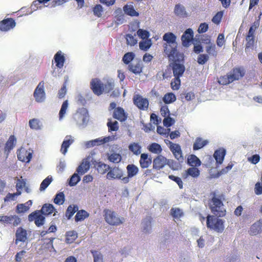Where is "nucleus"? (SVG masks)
Masks as SVG:
<instances>
[{"instance_id": "obj_44", "label": "nucleus", "mask_w": 262, "mask_h": 262, "mask_svg": "<svg viewBox=\"0 0 262 262\" xmlns=\"http://www.w3.org/2000/svg\"><path fill=\"white\" fill-rule=\"evenodd\" d=\"M68 107V101L65 100L62 104L59 113V119L61 120L64 117Z\"/></svg>"}, {"instance_id": "obj_60", "label": "nucleus", "mask_w": 262, "mask_h": 262, "mask_svg": "<svg viewBox=\"0 0 262 262\" xmlns=\"http://www.w3.org/2000/svg\"><path fill=\"white\" fill-rule=\"evenodd\" d=\"M168 178L169 179L176 182L180 189L183 188V182L180 178H179L178 177H176L173 175H169L168 176Z\"/></svg>"}, {"instance_id": "obj_7", "label": "nucleus", "mask_w": 262, "mask_h": 262, "mask_svg": "<svg viewBox=\"0 0 262 262\" xmlns=\"http://www.w3.org/2000/svg\"><path fill=\"white\" fill-rule=\"evenodd\" d=\"M29 222H34L37 227L42 226L45 222V217L39 210H36L28 215Z\"/></svg>"}, {"instance_id": "obj_12", "label": "nucleus", "mask_w": 262, "mask_h": 262, "mask_svg": "<svg viewBox=\"0 0 262 262\" xmlns=\"http://www.w3.org/2000/svg\"><path fill=\"white\" fill-rule=\"evenodd\" d=\"M15 26L16 23L13 18H5L0 21V30L3 32H7L13 29Z\"/></svg>"}, {"instance_id": "obj_45", "label": "nucleus", "mask_w": 262, "mask_h": 262, "mask_svg": "<svg viewBox=\"0 0 262 262\" xmlns=\"http://www.w3.org/2000/svg\"><path fill=\"white\" fill-rule=\"evenodd\" d=\"M151 217H147L143 221L142 223L143 226L144 232H147L151 229Z\"/></svg>"}, {"instance_id": "obj_47", "label": "nucleus", "mask_w": 262, "mask_h": 262, "mask_svg": "<svg viewBox=\"0 0 262 262\" xmlns=\"http://www.w3.org/2000/svg\"><path fill=\"white\" fill-rule=\"evenodd\" d=\"M29 125L30 128L33 129L38 130L41 128L40 121L37 119L30 120Z\"/></svg>"}, {"instance_id": "obj_17", "label": "nucleus", "mask_w": 262, "mask_h": 262, "mask_svg": "<svg viewBox=\"0 0 262 262\" xmlns=\"http://www.w3.org/2000/svg\"><path fill=\"white\" fill-rule=\"evenodd\" d=\"M27 232L26 230L22 227L17 229L15 233V244L17 245L19 242H25L27 240Z\"/></svg>"}, {"instance_id": "obj_21", "label": "nucleus", "mask_w": 262, "mask_h": 262, "mask_svg": "<svg viewBox=\"0 0 262 262\" xmlns=\"http://www.w3.org/2000/svg\"><path fill=\"white\" fill-rule=\"evenodd\" d=\"M152 163L151 157H149L147 154H141L139 160L140 166L141 168L145 169L148 168Z\"/></svg>"}, {"instance_id": "obj_63", "label": "nucleus", "mask_w": 262, "mask_h": 262, "mask_svg": "<svg viewBox=\"0 0 262 262\" xmlns=\"http://www.w3.org/2000/svg\"><path fill=\"white\" fill-rule=\"evenodd\" d=\"M39 0L34 1L31 5V9L32 11H36L38 9H41L43 6Z\"/></svg>"}, {"instance_id": "obj_32", "label": "nucleus", "mask_w": 262, "mask_h": 262, "mask_svg": "<svg viewBox=\"0 0 262 262\" xmlns=\"http://www.w3.org/2000/svg\"><path fill=\"white\" fill-rule=\"evenodd\" d=\"M206 51L209 56H212L216 58L217 55V51L216 50V46L214 43H209V45L206 47Z\"/></svg>"}, {"instance_id": "obj_22", "label": "nucleus", "mask_w": 262, "mask_h": 262, "mask_svg": "<svg viewBox=\"0 0 262 262\" xmlns=\"http://www.w3.org/2000/svg\"><path fill=\"white\" fill-rule=\"evenodd\" d=\"M4 223L11 224L14 227L17 226L20 223V219L17 215L4 216Z\"/></svg>"}, {"instance_id": "obj_16", "label": "nucleus", "mask_w": 262, "mask_h": 262, "mask_svg": "<svg viewBox=\"0 0 262 262\" xmlns=\"http://www.w3.org/2000/svg\"><path fill=\"white\" fill-rule=\"evenodd\" d=\"M113 117L120 122H124L127 118V114L122 107L119 106L114 110Z\"/></svg>"}, {"instance_id": "obj_20", "label": "nucleus", "mask_w": 262, "mask_h": 262, "mask_svg": "<svg viewBox=\"0 0 262 262\" xmlns=\"http://www.w3.org/2000/svg\"><path fill=\"white\" fill-rule=\"evenodd\" d=\"M200 174V171L197 167H190L188 168L183 173L182 177L184 179H186L189 177L193 179L197 178Z\"/></svg>"}, {"instance_id": "obj_54", "label": "nucleus", "mask_w": 262, "mask_h": 262, "mask_svg": "<svg viewBox=\"0 0 262 262\" xmlns=\"http://www.w3.org/2000/svg\"><path fill=\"white\" fill-rule=\"evenodd\" d=\"M124 11L126 14L130 16H138V13L135 10L133 6L126 5L124 7Z\"/></svg>"}, {"instance_id": "obj_37", "label": "nucleus", "mask_w": 262, "mask_h": 262, "mask_svg": "<svg viewBox=\"0 0 262 262\" xmlns=\"http://www.w3.org/2000/svg\"><path fill=\"white\" fill-rule=\"evenodd\" d=\"M129 150L136 155L141 153V146L137 143H130L128 146Z\"/></svg>"}, {"instance_id": "obj_56", "label": "nucleus", "mask_w": 262, "mask_h": 262, "mask_svg": "<svg viewBox=\"0 0 262 262\" xmlns=\"http://www.w3.org/2000/svg\"><path fill=\"white\" fill-rule=\"evenodd\" d=\"M97 169L99 172L103 174L110 169V167L105 164L99 163L97 164Z\"/></svg>"}, {"instance_id": "obj_23", "label": "nucleus", "mask_w": 262, "mask_h": 262, "mask_svg": "<svg viewBox=\"0 0 262 262\" xmlns=\"http://www.w3.org/2000/svg\"><path fill=\"white\" fill-rule=\"evenodd\" d=\"M73 142L74 139H72V136H67L61 144L60 151L65 155L67 152L68 148Z\"/></svg>"}, {"instance_id": "obj_18", "label": "nucleus", "mask_w": 262, "mask_h": 262, "mask_svg": "<svg viewBox=\"0 0 262 262\" xmlns=\"http://www.w3.org/2000/svg\"><path fill=\"white\" fill-rule=\"evenodd\" d=\"M167 159L162 155H159L153 160V168L156 170L162 169L166 165Z\"/></svg>"}, {"instance_id": "obj_4", "label": "nucleus", "mask_w": 262, "mask_h": 262, "mask_svg": "<svg viewBox=\"0 0 262 262\" xmlns=\"http://www.w3.org/2000/svg\"><path fill=\"white\" fill-rule=\"evenodd\" d=\"M168 59L172 61L170 64V66L172 68L173 76L180 77L182 76L185 71V67L184 65V57L183 54H177L174 55L173 57Z\"/></svg>"}, {"instance_id": "obj_19", "label": "nucleus", "mask_w": 262, "mask_h": 262, "mask_svg": "<svg viewBox=\"0 0 262 262\" xmlns=\"http://www.w3.org/2000/svg\"><path fill=\"white\" fill-rule=\"evenodd\" d=\"M193 32L191 29H187L182 36L181 40L184 47H188L193 39Z\"/></svg>"}, {"instance_id": "obj_2", "label": "nucleus", "mask_w": 262, "mask_h": 262, "mask_svg": "<svg viewBox=\"0 0 262 262\" xmlns=\"http://www.w3.org/2000/svg\"><path fill=\"white\" fill-rule=\"evenodd\" d=\"M212 198L210 200L209 208L211 212L217 217H223L226 214V210L224 207L223 200H224V195H217L215 192L211 193Z\"/></svg>"}, {"instance_id": "obj_57", "label": "nucleus", "mask_w": 262, "mask_h": 262, "mask_svg": "<svg viewBox=\"0 0 262 262\" xmlns=\"http://www.w3.org/2000/svg\"><path fill=\"white\" fill-rule=\"evenodd\" d=\"M137 34L138 36L143 40L148 39V38L149 36V33L148 31L141 29H139L137 31Z\"/></svg>"}, {"instance_id": "obj_15", "label": "nucleus", "mask_w": 262, "mask_h": 262, "mask_svg": "<svg viewBox=\"0 0 262 262\" xmlns=\"http://www.w3.org/2000/svg\"><path fill=\"white\" fill-rule=\"evenodd\" d=\"M123 173L121 169L118 167H115L110 168V171L106 174V178L109 180L113 179H121L122 178Z\"/></svg>"}, {"instance_id": "obj_61", "label": "nucleus", "mask_w": 262, "mask_h": 262, "mask_svg": "<svg viewBox=\"0 0 262 262\" xmlns=\"http://www.w3.org/2000/svg\"><path fill=\"white\" fill-rule=\"evenodd\" d=\"M246 40L247 41L246 49L252 48L254 44V36H246Z\"/></svg>"}, {"instance_id": "obj_25", "label": "nucleus", "mask_w": 262, "mask_h": 262, "mask_svg": "<svg viewBox=\"0 0 262 262\" xmlns=\"http://www.w3.org/2000/svg\"><path fill=\"white\" fill-rule=\"evenodd\" d=\"M209 142L207 140H204L201 137H197L193 145V150H199L208 144Z\"/></svg>"}, {"instance_id": "obj_43", "label": "nucleus", "mask_w": 262, "mask_h": 262, "mask_svg": "<svg viewBox=\"0 0 262 262\" xmlns=\"http://www.w3.org/2000/svg\"><path fill=\"white\" fill-rule=\"evenodd\" d=\"M183 212L179 208H172L170 209V215L174 219H179L183 215Z\"/></svg>"}, {"instance_id": "obj_28", "label": "nucleus", "mask_w": 262, "mask_h": 262, "mask_svg": "<svg viewBox=\"0 0 262 262\" xmlns=\"http://www.w3.org/2000/svg\"><path fill=\"white\" fill-rule=\"evenodd\" d=\"M39 211L43 215L47 216L55 211L56 209L52 204H45Z\"/></svg>"}, {"instance_id": "obj_39", "label": "nucleus", "mask_w": 262, "mask_h": 262, "mask_svg": "<svg viewBox=\"0 0 262 262\" xmlns=\"http://www.w3.org/2000/svg\"><path fill=\"white\" fill-rule=\"evenodd\" d=\"M148 149L150 152L156 154H160L162 150L161 145L156 143H151Z\"/></svg>"}, {"instance_id": "obj_31", "label": "nucleus", "mask_w": 262, "mask_h": 262, "mask_svg": "<svg viewBox=\"0 0 262 262\" xmlns=\"http://www.w3.org/2000/svg\"><path fill=\"white\" fill-rule=\"evenodd\" d=\"M128 70L134 74H139L142 72V67L140 62L131 63L128 65Z\"/></svg>"}, {"instance_id": "obj_8", "label": "nucleus", "mask_w": 262, "mask_h": 262, "mask_svg": "<svg viewBox=\"0 0 262 262\" xmlns=\"http://www.w3.org/2000/svg\"><path fill=\"white\" fill-rule=\"evenodd\" d=\"M133 102L134 104L141 110H146L148 107L149 102L148 99L139 95L134 96Z\"/></svg>"}, {"instance_id": "obj_11", "label": "nucleus", "mask_w": 262, "mask_h": 262, "mask_svg": "<svg viewBox=\"0 0 262 262\" xmlns=\"http://www.w3.org/2000/svg\"><path fill=\"white\" fill-rule=\"evenodd\" d=\"M127 176L122 178V181L125 184L129 182V179L135 177L139 172V168L134 164H128L126 166Z\"/></svg>"}, {"instance_id": "obj_49", "label": "nucleus", "mask_w": 262, "mask_h": 262, "mask_svg": "<svg viewBox=\"0 0 262 262\" xmlns=\"http://www.w3.org/2000/svg\"><path fill=\"white\" fill-rule=\"evenodd\" d=\"M108 159L111 162L118 163L121 161L122 157L119 154L113 153L108 156Z\"/></svg>"}, {"instance_id": "obj_46", "label": "nucleus", "mask_w": 262, "mask_h": 262, "mask_svg": "<svg viewBox=\"0 0 262 262\" xmlns=\"http://www.w3.org/2000/svg\"><path fill=\"white\" fill-rule=\"evenodd\" d=\"M218 82L222 85H227L233 82L232 79H230V76L229 74L221 76L219 79Z\"/></svg>"}, {"instance_id": "obj_55", "label": "nucleus", "mask_w": 262, "mask_h": 262, "mask_svg": "<svg viewBox=\"0 0 262 262\" xmlns=\"http://www.w3.org/2000/svg\"><path fill=\"white\" fill-rule=\"evenodd\" d=\"M209 56L206 54H200L197 58V62L200 64H204L209 60Z\"/></svg>"}, {"instance_id": "obj_51", "label": "nucleus", "mask_w": 262, "mask_h": 262, "mask_svg": "<svg viewBox=\"0 0 262 262\" xmlns=\"http://www.w3.org/2000/svg\"><path fill=\"white\" fill-rule=\"evenodd\" d=\"M52 181V177H50L49 176L47 177L41 183L39 188L40 190L42 191L45 190L48 187V186L50 184Z\"/></svg>"}, {"instance_id": "obj_5", "label": "nucleus", "mask_w": 262, "mask_h": 262, "mask_svg": "<svg viewBox=\"0 0 262 262\" xmlns=\"http://www.w3.org/2000/svg\"><path fill=\"white\" fill-rule=\"evenodd\" d=\"M206 218V226L208 228L217 232L223 231L224 222L222 219H217L215 216L211 215H208Z\"/></svg>"}, {"instance_id": "obj_6", "label": "nucleus", "mask_w": 262, "mask_h": 262, "mask_svg": "<svg viewBox=\"0 0 262 262\" xmlns=\"http://www.w3.org/2000/svg\"><path fill=\"white\" fill-rule=\"evenodd\" d=\"M104 217L105 222L110 225L118 226L122 224L124 221L123 217H120L114 211L105 209L103 211Z\"/></svg>"}, {"instance_id": "obj_41", "label": "nucleus", "mask_w": 262, "mask_h": 262, "mask_svg": "<svg viewBox=\"0 0 262 262\" xmlns=\"http://www.w3.org/2000/svg\"><path fill=\"white\" fill-rule=\"evenodd\" d=\"M27 257V251L25 250H21L16 253L14 260L16 262H21Z\"/></svg>"}, {"instance_id": "obj_48", "label": "nucleus", "mask_w": 262, "mask_h": 262, "mask_svg": "<svg viewBox=\"0 0 262 262\" xmlns=\"http://www.w3.org/2000/svg\"><path fill=\"white\" fill-rule=\"evenodd\" d=\"M180 77L174 76V78L171 80L170 83L171 89L173 90H178L180 88Z\"/></svg>"}, {"instance_id": "obj_40", "label": "nucleus", "mask_w": 262, "mask_h": 262, "mask_svg": "<svg viewBox=\"0 0 262 262\" xmlns=\"http://www.w3.org/2000/svg\"><path fill=\"white\" fill-rule=\"evenodd\" d=\"M135 57V54L133 52H127L125 53L122 57V61L125 64H129L130 62Z\"/></svg>"}, {"instance_id": "obj_29", "label": "nucleus", "mask_w": 262, "mask_h": 262, "mask_svg": "<svg viewBox=\"0 0 262 262\" xmlns=\"http://www.w3.org/2000/svg\"><path fill=\"white\" fill-rule=\"evenodd\" d=\"M187 164L193 167H196L201 165V161L195 155L192 154L188 157Z\"/></svg>"}, {"instance_id": "obj_35", "label": "nucleus", "mask_w": 262, "mask_h": 262, "mask_svg": "<svg viewBox=\"0 0 262 262\" xmlns=\"http://www.w3.org/2000/svg\"><path fill=\"white\" fill-rule=\"evenodd\" d=\"M176 100V96L173 93H167L163 97V101L165 104H170Z\"/></svg>"}, {"instance_id": "obj_58", "label": "nucleus", "mask_w": 262, "mask_h": 262, "mask_svg": "<svg viewBox=\"0 0 262 262\" xmlns=\"http://www.w3.org/2000/svg\"><path fill=\"white\" fill-rule=\"evenodd\" d=\"M125 38L126 39L127 45H128L130 46H133L135 45L136 44H137V40L136 39V38L134 36H133L131 34H127L126 35Z\"/></svg>"}, {"instance_id": "obj_64", "label": "nucleus", "mask_w": 262, "mask_h": 262, "mask_svg": "<svg viewBox=\"0 0 262 262\" xmlns=\"http://www.w3.org/2000/svg\"><path fill=\"white\" fill-rule=\"evenodd\" d=\"M91 252L93 255L94 262H102V256L100 253L97 251H92Z\"/></svg>"}, {"instance_id": "obj_10", "label": "nucleus", "mask_w": 262, "mask_h": 262, "mask_svg": "<svg viewBox=\"0 0 262 262\" xmlns=\"http://www.w3.org/2000/svg\"><path fill=\"white\" fill-rule=\"evenodd\" d=\"M245 70L242 67H238L234 68L229 73L230 76V79L233 82L243 78L245 75Z\"/></svg>"}, {"instance_id": "obj_52", "label": "nucleus", "mask_w": 262, "mask_h": 262, "mask_svg": "<svg viewBox=\"0 0 262 262\" xmlns=\"http://www.w3.org/2000/svg\"><path fill=\"white\" fill-rule=\"evenodd\" d=\"M80 180V178L78 173H74L71 177L69 184L70 186L76 185Z\"/></svg>"}, {"instance_id": "obj_36", "label": "nucleus", "mask_w": 262, "mask_h": 262, "mask_svg": "<svg viewBox=\"0 0 262 262\" xmlns=\"http://www.w3.org/2000/svg\"><path fill=\"white\" fill-rule=\"evenodd\" d=\"M78 206L75 205H70L66 212V216L68 219H70L74 214L78 211Z\"/></svg>"}, {"instance_id": "obj_33", "label": "nucleus", "mask_w": 262, "mask_h": 262, "mask_svg": "<svg viewBox=\"0 0 262 262\" xmlns=\"http://www.w3.org/2000/svg\"><path fill=\"white\" fill-rule=\"evenodd\" d=\"M90 163L88 161H83L77 168L78 174L82 175L90 169Z\"/></svg>"}, {"instance_id": "obj_50", "label": "nucleus", "mask_w": 262, "mask_h": 262, "mask_svg": "<svg viewBox=\"0 0 262 262\" xmlns=\"http://www.w3.org/2000/svg\"><path fill=\"white\" fill-rule=\"evenodd\" d=\"M64 202V194L62 192L57 193L54 199V202L56 204L62 205Z\"/></svg>"}, {"instance_id": "obj_9", "label": "nucleus", "mask_w": 262, "mask_h": 262, "mask_svg": "<svg viewBox=\"0 0 262 262\" xmlns=\"http://www.w3.org/2000/svg\"><path fill=\"white\" fill-rule=\"evenodd\" d=\"M35 100L38 102H42L45 99V92L44 91V82H40L36 88L34 94Z\"/></svg>"}, {"instance_id": "obj_38", "label": "nucleus", "mask_w": 262, "mask_h": 262, "mask_svg": "<svg viewBox=\"0 0 262 262\" xmlns=\"http://www.w3.org/2000/svg\"><path fill=\"white\" fill-rule=\"evenodd\" d=\"M77 233L75 231H70L66 233V242L71 244L77 238Z\"/></svg>"}, {"instance_id": "obj_24", "label": "nucleus", "mask_w": 262, "mask_h": 262, "mask_svg": "<svg viewBox=\"0 0 262 262\" xmlns=\"http://www.w3.org/2000/svg\"><path fill=\"white\" fill-rule=\"evenodd\" d=\"M226 155V150L224 148H219L215 151L213 156L217 164H221Z\"/></svg>"}, {"instance_id": "obj_3", "label": "nucleus", "mask_w": 262, "mask_h": 262, "mask_svg": "<svg viewBox=\"0 0 262 262\" xmlns=\"http://www.w3.org/2000/svg\"><path fill=\"white\" fill-rule=\"evenodd\" d=\"M114 84L107 82L104 84L98 78L92 79L90 82V88L94 94L100 96L103 93H109L114 89Z\"/></svg>"}, {"instance_id": "obj_1", "label": "nucleus", "mask_w": 262, "mask_h": 262, "mask_svg": "<svg viewBox=\"0 0 262 262\" xmlns=\"http://www.w3.org/2000/svg\"><path fill=\"white\" fill-rule=\"evenodd\" d=\"M176 36L171 32L166 33L163 36L165 42L163 45L164 53L168 58H171L174 55L180 53L178 50V43Z\"/></svg>"}, {"instance_id": "obj_59", "label": "nucleus", "mask_w": 262, "mask_h": 262, "mask_svg": "<svg viewBox=\"0 0 262 262\" xmlns=\"http://www.w3.org/2000/svg\"><path fill=\"white\" fill-rule=\"evenodd\" d=\"M29 209V206L26 205V204H19L16 206V212L18 213H25Z\"/></svg>"}, {"instance_id": "obj_30", "label": "nucleus", "mask_w": 262, "mask_h": 262, "mask_svg": "<svg viewBox=\"0 0 262 262\" xmlns=\"http://www.w3.org/2000/svg\"><path fill=\"white\" fill-rule=\"evenodd\" d=\"M16 143V139L14 135H11L8 141L6 142L5 146V150L10 151L13 148Z\"/></svg>"}, {"instance_id": "obj_26", "label": "nucleus", "mask_w": 262, "mask_h": 262, "mask_svg": "<svg viewBox=\"0 0 262 262\" xmlns=\"http://www.w3.org/2000/svg\"><path fill=\"white\" fill-rule=\"evenodd\" d=\"M54 60L56 66L58 68H62L63 66L65 57L60 51H58L54 56Z\"/></svg>"}, {"instance_id": "obj_13", "label": "nucleus", "mask_w": 262, "mask_h": 262, "mask_svg": "<svg viewBox=\"0 0 262 262\" xmlns=\"http://www.w3.org/2000/svg\"><path fill=\"white\" fill-rule=\"evenodd\" d=\"M169 148L176 159L179 161L182 162L183 160V157L180 145L178 144L173 143L170 142Z\"/></svg>"}, {"instance_id": "obj_62", "label": "nucleus", "mask_w": 262, "mask_h": 262, "mask_svg": "<svg viewBox=\"0 0 262 262\" xmlns=\"http://www.w3.org/2000/svg\"><path fill=\"white\" fill-rule=\"evenodd\" d=\"M102 11L103 8L100 5H96L93 8L94 15L99 17L101 16Z\"/></svg>"}, {"instance_id": "obj_42", "label": "nucleus", "mask_w": 262, "mask_h": 262, "mask_svg": "<svg viewBox=\"0 0 262 262\" xmlns=\"http://www.w3.org/2000/svg\"><path fill=\"white\" fill-rule=\"evenodd\" d=\"M152 43L151 39H148L145 40L141 41L139 42V48L143 51H147L151 46Z\"/></svg>"}, {"instance_id": "obj_53", "label": "nucleus", "mask_w": 262, "mask_h": 262, "mask_svg": "<svg viewBox=\"0 0 262 262\" xmlns=\"http://www.w3.org/2000/svg\"><path fill=\"white\" fill-rule=\"evenodd\" d=\"M107 126L110 132L117 131L119 129L118 123L117 121L112 122L111 120L107 123Z\"/></svg>"}, {"instance_id": "obj_14", "label": "nucleus", "mask_w": 262, "mask_h": 262, "mask_svg": "<svg viewBox=\"0 0 262 262\" xmlns=\"http://www.w3.org/2000/svg\"><path fill=\"white\" fill-rule=\"evenodd\" d=\"M18 159L22 162L28 163L32 158V154L24 148H20L17 151Z\"/></svg>"}, {"instance_id": "obj_34", "label": "nucleus", "mask_w": 262, "mask_h": 262, "mask_svg": "<svg viewBox=\"0 0 262 262\" xmlns=\"http://www.w3.org/2000/svg\"><path fill=\"white\" fill-rule=\"evenodd\" d=\"M89 216V213L84 210H78L75 216V221L76 222L83 221L88 218Z\"/></svg>"}, {"instance_id": "obj_27", "label": "nucleus", "mask_w": 262, "mask_h": 262, "mask_svg": "<svg viewBox=\"0 0 262 262\" xmlns=\"http://www.w3.org/2000/svg\"><path fill=\"white\" fill-rule=\"evenodd\" d=\"M262 231V222L258 221L253 224L249 231L251 235H255Z\"/></svg>"}]
</instances>
